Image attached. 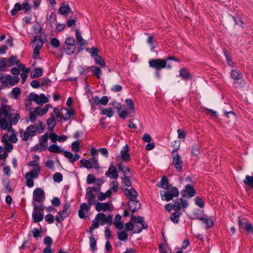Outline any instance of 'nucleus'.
Instances as JSON below:
<instances>
[{
    "label": "nucleus",
    "instance_id": "1",
    "mask_svg": "<svg viewBox=\"0 0 253 253\" xmlns=\"http://www.w3.org/2000/svg\"><path fill=\"white\" fill-rule=\"evenodd\" d=\"M19 119V114L14 113L10 106L3 105L0 108V128L11 133L9 136L8 135L9 142L16 143L17 141V138L12 126L16 125Z\"/></svg>",
    "mask_w": 253,
    "mask_h": 253
},
{
    "label": "nucleus",
    "instance_id": "2",
    "mask_svg": "<svg viewBox=\"0 0 253 253\" xmlns=\"http://www.w3.org/2000/svg\"><path fill=\"white\" fill-rule=\"evenodd\" d=\"M125 228L127 231H133V233H140L143 229H147L148 225L144 222L143 217L132 215L130 220L126 223Z\"/></svg>",
    "mask_w": 253,
    "mask_h": 253
},
{
    "label": "nucleus",
    "instance_id": "3",
    "mask_svg": "<svg viewBox=\"0 0 253 253\" xmlns=\"http://www.w3.org/2000/svg\"><path fill=\"white\" fill-rule=\"evenodd\" d=\"M40 171V168L33 169L25 175V179L26 181V185L28 187H33L34 183L32 179L38 178Z\"/></svg>",
    "mask_w": 253,
    "mask_h": 253
},
{
    "label": "nucleus",
    "instance_id": "4",
    "mask_svg": "<svg viewBox=\"0 0 253 253\" xmlns=\"http://www.w3.org/2000/svg\"><path fill=\"white\" fill-rule=\"evenodd\" d=\"M149 66L157 70H161L163 68H167L168 69H171V66L169 64H167L166 60L161 59H151L149 61Z\"/></svg>",
    "mask_w": 253,
    "mask_h": 253
},
{
    "label": "nucleus",
    "instance_id": "5",
    "mask_svg": "<svg viewBox=\"0 0 253 253\" xmlns=\"http://www.w3.org/2000/svg\"><path fill=\"white\" fill-rule=\"evenodd\" d=\"M20 133L23 140H28L30 137L34 136L36 134V124L29 126L25 131L21 130Z\"/></svg>",
    "mask_w": 253,
    "mask_h": 253
},
{
    "label": "nucleus",
    "instance_id": "6",
    "mask_svg": "<svg viewBox=\"0 0 253 253\" xmlns=\"http://www.w3.org/2000/svg\"><path fill=\"white\" fill-rule=\"evenodd\" d=\"M231 77L234 80V85L236 88H243L245 83L241 74L236 70H233L231 71Z\"/></svg>",
    "mask_w": 253,
    "mask_h": 253
},
{
    "label": "nucleus",
    "instance_id": "7",
    "mask_svg": "<svg viewBox=\"0 0 253 253\" xmlns=\"http://www.w3.org/2000/svg\"><path fill=\"white\" fill-rule=\"evenodd\" d=\"M45 199V193L42 188H37L34 190L32 202L42 204L44 201Z\"/></svg>",
    "mask_w": 253,
    "mask_h": 253
},
{
    "label": "nucleus",
    "instance_id": "8",
    "mask_svg": "<svg viewBox=\"0 0 253 253\" xmlns=\"http://www.w3.org/2000/svg\"><path fill=\"white\" fill-rule=\"evenodd\" d=\"M29 98L30 100L39 105H42L48 102V99L44 94L38 95L34 92L30 93L29 94Z\"/></svg>",
    "mask_w": 253,
    "mask_h": 253
},
{
    "label": "nucleus",
    "instance_id": "9",
    "mask_svg": "<svg viewBox=\"0 0 253 253\" xmlns=\"http://www.w3.org/2000/svg\"><path fill=\"white\" fill-rule=\"evenodd\" d=\"M172 163L175 169L179 171L182 169V162L180 156L178 155L177 149H174L172 152Z\"/></svg>",
    "mask_w": 253,
    "mask_h": 253
},
{
    "label": "nucleus",
    "instance_id": "10",
    "mask_svg": "<svg viewBox=\"0 0 253 253\" xmlns=\"http://www.w3.org/2000/svg\"><path fill=\"white\" fill-rule=\"evenodd\" d=\"M31 9V7L27 1L22 4L16 3L15 4L14 8L11 10L10 13L12 15H15L16 14L18 11L24 9L25 12H28Z\"/></svg>",
    "mask_w": 253,
    "mask_h": 253
},
{
    "label": "nucleus",
    "instance_id": "11",
    "mask_svg": "<svg viewBox=\"0 0 253 253\" xmlns=\"http://www.w3.org/2000/svg\"><path fill=\"white\" fill-rule=\"evenodd\" d=\"M116 159L118 160H121L124 162H127L130 161V156L129 153V147L127 144L122 148L120 151V155L117 157Z\"/></svg>",
    "mask_w": 253,
    "mask_h": 253
},
{
    "label": "nucleus",
    "instance_id": "12",
    "mask_svg": "<svg viewBox=\"0 0 253 253\" xmlns=\"http://www.w3.org/2000/svg\"><path fill=\"white\" fill-rule=\"evenodd\" d=\"M96 219H98L101 225L107 224L110 225L112 223L113 216L111 215H108L107 217L103 213H99L96 215Z\"/></svg>",
    "mask_w": 253,
    "mask_h": 253
},
{
    "label": "nucleus",
    "instance_id": "13",
    "mask_svg": "<svg viewBox=\"0 0 253 253\" xmlns=\"http://www.w3.org/2000/svg\"><path fill=\"white\" fill-rule=\"evenodd\" d=\"M95 209L98 211H111L113 210V206L111 203L97 202L95 205Z\"/></svg>",
    "mask_w": 253,
    "mask_h": 253
},
{
    "label": "nucleus",
    "instance_id": "14",
    "mask_svg": "<svg viewBox=\"0 0 253 253\" xmlns=\"http://www.w3.org/2000/svg\"><path fill=\"white\" fill-rule=\"evenodd\" d=\"M91 205L88 203L86 204L85 203L81 204L78 212L80 218H84L86 217V214L89 211Z\"/></svg>",
    "mask_w": 253,
    "mask_h": 253
},
{
    "label": "nucleus",
    "instance_id": "15",
    "mask_svg": "<svg viewBox=\"0 0 253 253\" xmlns=\"http://www.w3.org/2000/svg\"><path fill=\"white\" fill-rule=\"evenodd\" d=\"M48 138V135L47 133H45L41 136L39 144L37 146L40 151H44L47 149Z\"/></svg>",
    "mask_w": 253,
    "mask_h": 253
},
{
    "label": "nucleus",
    "instance_id": "16",
    "mask_svg": "<svg viewBox=\"0 0 253 253\" xmlns=\"http://www.w3.org/2000/svg\"><path fill=\"white\" fill-rule=\"evenodd\" d=\"M182 194L183 197H192L196 194V191L191 184H187L183 189Z\"/></svg>",
    "mask_w": 253,
    "mask_h": 253
},
{
    "label": "nucleus",
    "instance_id": "17",
    "mask_svg": "<svg viewBox=\"0 0 253 253\" xmlns=\"http://www.w3.org/2000/svg\"><path fill=\"white\" fill-rule=\"evenodd\" d=\"M71 211V205L69 203H66L64 205L63 210L61 211H59L58 214L60 216L62 220H64L70 214Z\"/></svg>",
    "mask_w": 253,
    "mask_h": 253
},
{
    "label": "nucleus",
    "instance_id": "18",
    "mask_svg": "<svg viewBox=\"0 0 253 253\" xmlns=\"http://www.w3.org/2000/svg\"><path fill=\"white\" fill-rule=\"evenodd\" d=\"M128 206L129 210L133 212L136 211L140 209L141 204L140 203L136 200V199L129 200L128 202Z\"/></svg>",
    "mask_w": 253,
    "mask_h": 253
},
{
    "label": "nucleus",
    "instance_id": "19",
    "mask_svg": "<svg viewBox=\"0 0 253 253\" xmlns=\"http://www.w3.org/2000/svg\"><path fill=\"white\" fill-rule=\"evenodd\" d=\"M49 138L53 143L56 142L57 141L62 142L65 141L67 137L65 135L58 136L55 133L51 132L49 134Z\"/></svg>",
    "mask_w": 253,
    "mask_h": 253
},
{
    "label": "nucleus",
    "instance_id": "20",
    "mask_svg": "<svg viewBox=\"0 0 253 253\" xmlns=\"http://www.w3.org/2000/svg\"><path fill=\"white\" fill-rule=\"evenodd\" d=\"M64 156L69 160L70 162L71 163H74L76 161L78 160L80 158V156L78 154H76L74 155L73 154L69 151H64Z\"/></svg>",
    "mask_w": 253,
    "mask_h": 253
},
{
    "label": "nucleus",
    "instance_id": "21",
    "mask_svg": "<svg viewBox=\"0 0 253 253\" xmlns=\"http://www.w3.org/2000/svg\"><path fill=\"white\" fill-rule=\"evenodd\" d=\"M8 134L3 135L1 137V141L4 145L7 151L10 152L13 149V145L8 141Z\"/></svg>",
    "mask_w": 253,
    "mask_h": 253
},
{
    "label": "nucleus",
    "instance_id": "22",
    "mask_svg": "<svg viewBox=\"0 0 253 253\" xmlns=\"http://www.w3.org/2000/svg\"><path fill=\"white\" fill-rule=\"evenodd\" d=\"M61 118H62L64 121L68 120L70 117L73 115V112L69 110L64 108L61 110Z\"/></svg>",
    "mask_w": 253,
    "mask_h": 253
},
{
    "label": "nucleus",
    "instance_id": "23",
    "mask_svg": "<svg viewBox=\"0 0 253 253\" xmlns=\"http://www.w3.org/2000/svg\"><path fill=\"white\" fill-rule=\"evenodd\" d=\"M125 192L126 196L129 199V200L136 199L137 192L134 190V189H126L125 190Z\"/></svg>",
    "mask_w": 253,
    "mask_h": 253
},
{
    "label": "nucleus",
    "instance_id": "24",
    "mask_svg": "<svg viewBox=\"0 0 253 253\" xmlns=\"http://www.w3.org/2000/svg\"><path fill=\"white\" fill-rule=\"evenodd\" d=\"M112 194V191L110 189L108 190L105 193L99 192L97 194V198L99 201H104L107 198L111 197Z\"/></svg>",
    "mask_w": 253,
    "mask_h": 253
},
{
    "label": "nucleus",
    "instance_id": "25",
    "mask_svg": "<svg viewBox=\"0 0 253 253\" xmlns=\"http://www.w3.org/2000/svg\"><path fill=\"white\" fill-rule=\"evenodd\" d=\"M80 163L82 164V166L86 168V169H91V168H94L97 169L98 167V164H93L91 162H90L89 161L83 159L80 161Z\"/></svg>",
    "mask_w": 253,
    "mask_h": 253
},
{
    "label": "nucleus",
    "instance_id": "26",
    "mask_svg": "<svg viewBox=\"0 0 253 253\" xmlns=\"http://www.w3.org/2000/svg\"><path fill=\"white\" fill-rule=\"evenodd\" d=\"M76 37L77 43H79L81 47H84L86 45V41L84 40L82 37L78 30H76Z\"/></svg>",
    "mask_w": 253,
    "mask_h": 253
},
{
    "label": "nucleus",
    "instance_id": "27",
    "mask_svg": "<svg viewBox=\"0 0 253 253\" xmlns=\"http://www.w3.org/2000/svg\"><path fill=\"white\" fill-rule=\"evenodd\" d=\"M109 174H111L114 179H117L119 177L116 169L113 166H111L109 167V170L105 173L106 175L107 176H109Z\"/></svg>",
    "mask_w": 253,
    "mask_h": 253
},
{
    "label": "nucleus",
    "instance_id": "28",
    "mask_svg": "<svg viewBox=\"0 0 253 253\" xmlns=\"http://www.w3.org/2000/svg\"><path fill=\"white\" fill-rule=\"evenodd\" d=\"M32 217L36 222L42 221L43 218V213L39 211H33Z\"/></svg>",
    "mask_w": 253,
    "mask_h": 253
},
{
    "label": "nucleus",
    "instance_id": "29",
    "mask_svg": "<svg viewBox=\"0 0 253 253\" xmlns=\"http://www.w3.org/2000/svg\"><path fill=\"white\" fill-rule=\"evenodd\" d=\"M85 197L89 205H93L94 204V199L95 197V195L87 189Z\"/></svg>",
    "mask_w": 253,
    "mask_h": 253
},
{
    "label": "nucleus",
    "instance_id": "30",
    "mask_svg": "<svg viewBox=\"0 0 253 253\" xmlns=\"http://www.w3.org/2000/svg\"><path fill=\"white\" fill-rule=\"evenodd\" d=\"M33 43L35 44V48L41 49L43 46V42L39 36H36L34 37V40Z\"/></svg>",
    "mask_w": 253,
    "mask_h": 253
},
{
    "label": "nucleus",
    "instance_id": "31",
    "mask_svg": "<svg viewBox=\"0 0 253 253\" xmlns=\"http://www.w3.org/2000/svg\"><path fill=\"white\" fill-rule=\"evenodd\" d=\"M114 224L116 228L119 230H121L123 228V223L121 221V216L120 214L116 215Z\"/></svg>",
    "mask_w": 253,
    "mask_h": 253
},
{
    "label": "nucleus",
    "instance_id": "32",
    "mask_svg": "<svg viewBox=\"0 0 253 253\" xmlns=\"http://www.w3.org/2000/svg\"><path fill=\"white\" fill-rule=\"evenodd\" d=\"M48 150L51 153H61L63 152V149L56 144H53L48 147Z\"/></svg>",
    "mask_w": 253,
    "mask_h": 253
},
{
    "label": "nucleus",
    "instance_id": "33",
    "mask_svg": "<svg viewBox=\"0 0 253 253\" xmlns=\"http://www.w3.org/2000/svg\"><path fill=\"white\" fill-rule=\"evenodd\" d=\"M89 69L93 73V74L96 76L97 79L100 78V76L101 75L102 72L99 67L95 66H92L89 67Z\"/></svg>",
    "mask_w": 253,
    "mask_h": 253
},
{
    "label": "nucleus",
    "instance_id": "34",
    "mask_svg": "<svg viewBox=\"0 0 253 253\" xmlns=\"http://www.w3.org/2000/svg\"><path fill=\"white\" fill-rule=\"evenodd\" d=\"M158 186L165 190H168L169 189V185L168 179L165 177H163L158 184Z\"/></svg>",
    "mask_w": 253,
    "mask_h": 253
},
{
    "label": "nucleus",
    "instance_id": "35",
    "mask_svg": "<svg viewBox=\"0 0 253 253\" xmlns=\"http://www.w3.org/2000/svg\"><path fill=\"white\" fill-rule=\"evenodd\" d=\"M243 183L250 187L253 189V176L250 175H246L245 178L243 180Z\"/></svg>",
    "mask_w": 253,
    "mask_h": 253
},
{
    "label": "nucleus",
    "instance_id": "36",
    "mask_svg": "<svg viewBox=\"0 0 253 253\" xmlns=\"http://www.w3.org/2000/svg\"><path fill=\"white\" fill-rule=\"evenodd\" d=\"M59 10L61 14L65 15L71 11V8L69 5H65V3H63L61 4Z\"/></svg>",
    "mask_w": 253,
    "mask_h": 253
},
{
    "label": "nucleus",
    "instance_id": "37",
    "mask_svg": "<svg viewBox=\"0 0 253 253\" xmlns=\"http://www.w3.org/2000/svg\"><path fill=\"white\" fill-rule=\"evenodd\" d=\"M161 196L162 200L164 201L166 200L167 201H169L173 199V196L171 195L169 192L168 191H162L161 192Z\"/></svg>",
    "mask_w": 253,
    "mask_h": 253
},
{
    "label": "nucleus",
    "instance_id": "38",
    "mask_svg": "<svg viewBox=\"0 0 253 253\" xmlns=\"http://www.w3.org/2000/svg\"><path fill=\"white\" fill-rule=\"evenodd\" d=\"M180 77L184 80H188L190 78L188 71L185 68H182L179 71Z\"/></svg>",
    "mask_w": 253,
    "mask_h": 253
},
{
    "label": "nucleus",
    "instance_id": "39",
    "mask_svg": "<svg viewBox=\"0 0 253 253\" xmlns=\"http://www.w3.org/2000/svg\"><path fill=\"white\" fill-rule=\"evenodd\" d=\"M114 111L113 110L109 108L103 109L101 110V114L103 115H106L109 118H111L114 115Z\"/></svg>",
    "mask_w": 253,
    "mask_h": 253
},
{
    "label": "nucleus",
    "instance_id": "40",
    "mask_svg": "<svg viewBox=\"0 0 253 253\" xmlns=\"http://www.w3.org/2000/svg\"><path fill=\"white\" fill-rule=\"evenodd\" d=\"M42 71L41 68H36L33 72L31 74V77L32 79L36 78L42 76Z\"/></svg>",
    "mask_w": 253,
    "mask_h": 253
},
{
    "label": "nucleus",
    "instance_id": "41",
    "mask_svg": "<svg viewBox=\"0 0 253 253\" xmlns=\"http://www.w3.org/2000/svg\"><path fill=\"white\" fill-rule=\"evenodd\" d=\"M46 19L50 24V26L51 27L56 19V14L52 12L50 14H47Z\"/></svg>",
    "mask_w": 253,
    "mask_h": 253
},
{
    "label": "nucleus",
    "instance_id": "42",
    "mask_svg": "<svg viewBox=\"0 0 253 253\" xmlns=\"http://www.w3.org/2000/svg\"><path fill=\"white\" fill-rule=\"evenodd\" d=\"M86 50L90 53V56L93 59L99 55L98 54V50L94 47H92L91 48H87Z\"/></svg>",
    "mask_w": 253,
    "mask_h": 253
},
{
    "label": "nucleus",
    "instance_id": "43",
    "mask_svg": "<svg viewBox=\"0 0 253 253\" xmlns=\"http://www.w3.org/2000/svg\"><path fill=\"white\" fill-rule=\"evenodd\" d=\"M200 220L203 221L206 225L207 228H209L213 225V222L211 219L207 217H201Z\"/></svg>",
    "mask_w": 253,
    "mask_h": 253
},
{
    "label": "nucleus",
    "instance_id": "44",
    "mask_svg": "<svg viewBox=\"0 0 253 253\" xmlns=\"http://www.w3.org/2000/svg\"><path fill=\"white\" fill-rule=\"evenodd\" d=\"M19 60L17 59L16 56H12L8 59V64L9 66H11L14 65L18 64Z\"/></svg>",
    "mask_w": 253,
    "mask_h": 253
},
{
    "label": "nucleus",
    "instance_id": "45",
    "mask_svg": "<svg viewBox=\"0 0 253 253\" xmlns=\"http://www.w3.org/2000/svg\"><path fill=\"white\" fill-rule=\"evenodd\" d=\"M64 50L67 54L71 55L75 51L76 46H69L64 45Z\"/></svg>",
    "mask_w": 253,
    "mask_h": 253
},
{
    "label": "nucleus",
    "instance_id": "46",
    "mask_svg": "<svg viewBox=\"0 0 253 253\" xmlns=\"http://www.w3.org/2000/svg\"><path fill=\"white\" fill-rule=\"evenodd\" d=\"M118 167L119 169L122 171L125 176L129 173V169L127 167L123 165L122 164H119Z\"/></svg>",
    "mask_w": 253,
    "mask_h": 253
},
{
    "label": "nucleus",
    "instance_id": "47",
    "mask_svg": "<svg viewBox=\"0 0 253 253\" xmlns=\"http://www.w3.org/2000/svg\"><path fill=\"white\" fill-rule=\"evenodd\" d=\"M21 93V90L19 87H14L11 91V94L13 98L17 99Z\"/></svg>",
    "mask_w": 253,
    "mask_h": 253
},
{
    "label": "nucleus",
    "instance_id": "48",
    "mask_svg": "<svg viewBox=\"0 0 253 253\" xmlns=\"http://www.w3.org/2000/svg\"><path fill=\"white\" fill-rule=\"evenodd\" d=\"M180 213L178 211L172 213L170 216L171 220L174 223H177L179 221Z\"/></svg>",
    "mask_w": 253,
    "mask_h": 253
},
{
    "label": "nucleus",
    "instance_id": "49",
    "mask_svg": "<svg viewBox=\"0 0 253 253\" xmlns=\"http://www.w3.org/2000/svg\"><path fill=\"white\" fill-rule=\"evenodd\" d=\"M7 66H9L8 59L6 58H1L0 59V69L3 70Z\"/></svg>",
    "mask_w": 253,
    "mask_h": 253
},
{
    "label": "nucleus",
    "instance_id": "50",
    "mask_svg": "<svg viewBox=\"0 0 253 253\" xmlns=\"http://www.w3.org/2000/svg\"><path fill=\"white\" fill-rule=\"evenodd\" d=\"M118 238L121 241H126L127 239V234L125 231H121L118 233Z\"/></svg>",
    "mask_w": 253,
    "mask_h": 253
},
{
    "label": "nucleus",
    "instance_id": "51",
    "mask_svg": "<svg viewBox=\"0 0 253 253\" xmlns=\"http://www.w3.org/2000/svg\"><path fill=\"white\" fill-rule=\"evenodd\" d=\"M47 126L50 129H53L56 125L55 119L53 118H49L47 121Z\"/></svg>",
    "mask_w": 253,
    "mask_h": 253
},
{
    "label": "nucleus",
    "instance_id": "52",
    "mask_svg": "<svg viewBox=\"0 0 253 253\" xmlns=\"http://www.w3.org/2000/svg\"><path fill=\"white\" fill-rule=\"evenodd\" d=\"M117 112L120 117L122 119H126L128 115V113L126 112V111L122 109V107H121L120 108H118V110L117 111Z\"/></svg>",
    "mask_w": 253,
    "mask_h": 253
},
{
    "label": "nucleus",
    "instance_id": "53",
    "mask_svg": "<svg viewBox=\"0 0 253 253\" xmlns=\"http://www.w3.org/2000/svg\"><path fill=\"white\" fill-rule=\"evenodd\" d=\"M96 64L100 65L102 67L105 66V63L100 55L93 58Z\"/></svg>",
    "mask_w": 253,
    "mask_h": 253
},
{
    "label": "nucleus",
    "instance_id": "54",
    "mask_svg": "<svg viewBox=\"0 0 253 253\" xmlns=\"http://www.w3.org/2000/svg\"><path fill=\"white\" fill-rule=\"evenodd\" d=\"M19 78L17 76L12 77L10 76L9 77V84L14 85L19 82Z\"/></svg>",
    "mask_w": 253,
    "mask_h": 253
},
{
    "label": "nucleus",
    "instance_id": "55",
    "mask_svg": "<svg viewBox=\"0 0 253 253\" xmlns=\"http://www.w3.org/2000/svg\"><path fill=\"white\" fill-rule=\"evenodd\" d=\"M32 205L34 207L33 211H37L41 212H43V211L44 210V207L42 205L38 206L36 204V203L32 202Z\"/></svg>",
    "mask_w": 253,
    "mask_h": 253
},
{
    "label": "nucleus",
    "instance_id": "56",
    "mask_svg": "<svg viewBox=\"0 0 253 253\" xmlns=\"http://www.w3.org/2000/svg\"><path fill=\"white\" fill-rule=\"evenodd\" d=\"M65 45L69 46H75V40L73 37L67 38L65 40Z\"/></svg>",
    "mask_w": 253,
    "mask_h": 253
},
{
    "label": "nucleus",
    "instance_id": "57",
    "mask_svg": "<svg viewBox=\"0 0 253 253\" xmlns=\"http://www.w3.org/2000/svg\"><path fill=\"white\" fill-rule=\"evenodd\" d=\"M96 242L95 238L93 237H90L89 238V245L90 248L93 252L95 251L96 250Z\"/></svg>",
    "mask_w": 253,
    "mask_h": 253
},
{
    "label": "nucleus",
    "instance_id": "58",
    "mask_svg": "<svg viewBox=\"0 0 253 253\" xmlns=\"http://www.w3.org/2000/svg\"><path fill=\"white\" fill-rule=\"evenodd\" d=\"M168 190H169L167 191L168 192H169L171 195L173 196V198L177 197L178 196L179 192L177 188L173 187L171 188L169 190V189Z\"/></svg>",
    "mask_w": 253,
    "mask_h": 253
},
{
    "label": "nucleus",
    "instance_id": "59",
    "mask_svg": "<svg viewBox=\"0 0 253 253\" xmlns=\"http://www.w3.org/2000/svg\"><path fill=\"white\" fill-rule=\"evenodd\" d=\"M126 103L128 106L131 112H132L133 113L134 112V106L133 104V103L132 102V101L131 99L128 98L126 99L125 101Z\"/></svg>",
    "mask_w": 253,
    "mask_h": 253
},
{
    "label": "nucleus",
    "instance_id": "60",
    "mask_svg": "<svg viewBox=\"0 0 253 253\" xmlns=\"http://www.w3.org/2000/svg\"><path fill=\"white\" fill-rule=\"evenodd\" d=\"M44 123L40 122L38 125H36V131H38L39 133H42L44 129Z\"/></svg>",
    "mask_w": 253,
    "mask_h": 253
},
{
    "label": "nucleus",
    "instance_id": "61",
    "mask_svg": "<svg viewBox=\"0 0 253 253\" xmlns=\"http://www.w3.org/2000/svg\"><path fill=\"white\" fill-rule=\"evenodd\" d=\"M32 100L30 99V98L29 97L28 99H26L25 101V108L27 110H29V111L33 110H32Z\"/></svg>",
    "mask_w": 253,
    "mask_h": 253
},
{
    "label": "nucleus",
    "instance_id": "62",
    "mask_svg": "<svg viewBox=\"0 0 253 253\" xmlns=\"http://www.w3.org/2000/svg\"><path fill=\"white\" fill-rule=\"evenodd\" d=\"M62 175L59 172H56L53 175V179L55 182H60L62 180Z\"/></svg>",
    "mask_w": 253,
    "mask_h": 253
},
{
    "label": "nucleus",
    "instance_id": "63",
    "mask_svg": "<svg viewBox=\"0 0 253 253\" xmlns=\"http://www.w3.org/2000/svg\"><path fill=\"white\" fill-rule=\"evenodd\" d=\"M30 117L29 119L31 122H34L37 119L38 116L37 114L35 112V110H31L29 111Z\"/></svg>",
    "mask_w": 253,
    "mask_h": 253
},
{
    "label": "nucleus",
    "instance_id": "64",
    "mask_svg": "<svg viewBox=\"0 0 253 253\" xmlns=\"http://www.w3.org/2000/svg\"><path fill=\"white\" fill-rule=\"evenodd\" d=\"M72 150L75 152H78L80 151L79 143L78 141H74L72 143Z\"/></svg>",
    "mask_w": 253,
    "mask_h": 253
}]
</instances>
